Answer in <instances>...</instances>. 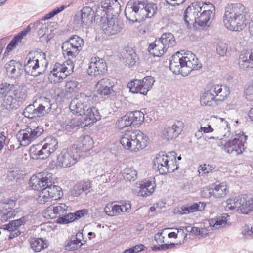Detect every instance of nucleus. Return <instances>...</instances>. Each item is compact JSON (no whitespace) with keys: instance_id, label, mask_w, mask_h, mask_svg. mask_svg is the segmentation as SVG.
<instances>
[{"instance_id":"f257e3e1","label":"nucleus","mask_w":253,"mask_h":253,"mask_svg":"<svg viewBox=\"0 0 253 253\" xmlns=\"http://www.w3.org/2000/svg\"><path fill=\"white\" fill-rule=\"evenodd\" d=\"M195 55L190 51L184 54L177 52L170 58L169 69L175 74H181L183 76L188 75L194 70L201 67Z\"/></svg>"},{"instance_id":"f03ea898","label":"nucleus","mask_w":253,"mask_h":253,"mask_svg":"<svg viewBox=\"0 0 253 253\" xmlns=\"http://www.w3.org/2000/svg\"><path fill=\"white\" fill-rule=\"evenodd\" d=\"M247 13L246 8L241 3L228 4L223 17L225 26L231 31L242 30L247 23Z\"/></svg>"},{"instance_id":"7ed1b4c3","label":"nucleus","mask_w":253,"mask_h":253,"mask_svg":"<svg viewBox=\"0 0 253 253\" xmlns=\"http://www.w3.org/2000/svg\"><path fill=\"white\" fill-rule=\"evenodd\" d=\"M157 10V6L155 4L146 3L144 1L137 0L128 2L125 10V15L129 21L141 22L146 18L153 17Z\"/></svg>"},{"instance_id":"20e7f679","label":"nucleus","mask_w":253,"mask_h":253,"mask_svg":"<svg viewBox=\"0 0 253 253\" xmlns=\"http://www.w3.org/2000/svg\"><path fill=\"white\" fill-rule=\"evenodd\" d=\"M45 53L40 50L31 51L27 55L23 65L26 74L37 77L43 74L48 65Z\"/></svg>"},{"instance_id":"39448f33","label":"nucleus","mask_w":253,"mask_h":253,"mask_svg":"<svg viewBox=\"0 0 253 253\" xmlns=\"http://www.w3.org/2000/svg\"><path fill=\"white\" fill-rule=\"evenodd\" d=\"M120 142L125 149L136 152L147 146L148 137L140 130H129L122 135Z\"/></svg>"},{"instance_id":"423d86ee","label":"nucleus","mask_w":253,"mask_h":253,"mask_svg":"<svg viewBox=\"0 0 253 253\" xmlns=\"http://www.w3.org/2000/svg\"><path fill=\"white\" fill-rule=\"evenodd\" d=\"M80 147H78V145L75 144L63 149L57 156V165L63 168L71 167L80 157Z\"/></svg>"},{"instance_id":"0eeeda50","label":"nucleus","mask_w":253,"mask_h":253,"mask_svg":"<svg viewBox=\"0 0 253 253\" xmlns=\"http://www.w3.org/2000/svg\"><path fill=\"white\" fill-rule=\"evenodd\" d=\"M84 41L77 35H73L66 40L62 45V53L65 58H75L84 45Z\"/></svg>"},{"instance_id":"6e6552de","label":"nucleus","mask_w":253,"mask_h":253,"mask_svg":"<svg viewBox=\"0 0 253 253\" xmlns=\"http://www.w3.org/2000/svg\"><path fill=\"white\" fill-rule=\"evenodd\" d=\"M240 208L242 213L248 214L253 211V197L241 195L227 200L226 210Z\"/></svg>"},{"instance_id":"1a4fd4ad","label":"nucleus","mask_w":253,"mask_h":253,"mask_svg":"<svg viewBox=\"0 0 253 253\" xmlns=\"http://www.w3.org/2000/svg\"><path fill=\"white\" fill-rule=\"evenodd\" d=\"M247 136L244 134L234 138L232 140H228L224 144H222V149L229 154L239 155L242 154L245 150L244 144L246 142Z\"/></svg>"},{"instance_id":"9d476101","label":"nucleus","mask_w":253,"mask_h":253,"mask_svg":"<svg viewBox=\"0 0 253 253\" xmlns=\"http://www.w3.org/2000/svg\"><path fill=\"white\" fill-rule=\"evenodd\" d=\"M92 97L91 95H87L84 93H80L77 94L75 97L70 102L69 108L73 113L81 115L84 114L83 108L89 107V103L91 102Z\"/></svg>"},{"instance_id":"9b49d317","label":"nucleus","mask_w":253,"mask_h":253,"mask_svg":"<svg viewBox=\"0 0 253 253\" xmlns=\"http://www.w3.org/2000/svg\"><path fill=\"white\" fill-rule=\"evenodd\" d=\"M43 132V128L41 126L31 128L28 126L25 129L20 130L17 136L20 141V145L22 146H26L31 143L32 141L40 136Z\"/></svg>"},{"instance_id":"f8f14e48","label":"nucleus","mask_w":253,"mask_h":253,"mask_svg":"<svg viewBox=\"0 0 253 253\" xmlns=\"http://www.w3.org/2000/svg\"><path fill=\"white\" fill-rule=\"evenodd\" d=\"M200 6L201 10L197 16L196 24L200 26H209L214 17L213 11H215V7L212 4L208 5L206 2H202Z\"/></svg>"},{"instance_id":"ddd939ff","label":"nucleus","mask_w":253,"mask_h":253,"mask_svg":"<svg viewBox=\"0 0 253 253\" xmlns=\"http://www.w3.org/2000/svg\"><path fill=\"white\" fill-rule=\"evenodd\" d=\"M96 16L92 9L88 6L83 7L74 16V21L77 24H81L83 28H88Z\"/></svg>"},{"instance_id":"4468645a","label":"nucleus","mask_w":253,"mask_h":253,"mask_svg":"<svg viewBox=\"0 0 253 253\" xmlns=\"http://www.w3.org/2000/svg\"><path fill=\"white\" fill-rule=\"evenodd\" d=\"M44 99L46 100V102L44 105L40 104L37 108H35L34 105L31 104L27 106L23 112L24 117L33 119L36 117H41L48 113L51 108V105L48 103L49 100L48 98H45Z\"/></svg>"},{"instance_id":"2eb2a0df","label":"nucleus","mask_w":253,"mask_h":253,"mask_svg":"<svg viewBox=\"0 0 253 253\" xmlns=\"http://www.w3.org/2000/svg\"><path fill=\"white\" fill-rule=\"evenodd\" d=\"M201 5H202V2L192 3L184 11V20L187 26L196 23L197 16L199 10H201Z\"/></svg>"},{"instance_id":"dca6fc26","label":"nucleus","mask_w":253,"mask_h":253,"mask_svg":"<svg viewBox=\"0 0 253 253\" xmlns=\"http://www.w3.org/2000/svg\"><path fill=\"white\" fill-rule=\"evenodd\" d=\"M48 175L44 173H39L33 175L30 178L29 184L35 190H43L46 184L50 183V176L48 177Z\"/></svg>"},{"instance_id":"f3484780","label":"nucleus","mask_w":253,"mask_h":253,"mask_svg":"<svg viewBox=\"0 0 253 253\" xmlns=\"http://www.w3.org/2000/svg\"><path fill=\"white\" fill-rule=\"evenodd\" d=\"M92 58L87 69V73L91 76L96 77L107 71V66L104 60L98 58Z\"/></svg>"},{"instance_id":"a211bd4d","label":"nucleus","mask_w":253,"mask_h":253,"mask_svg":"<svg viewBox=\"0 0 253 253\" xmlns=\"http://www.w3.org/2000/svg\"><path fill=\"white\" fill-rule=\"evenodd\" d=\"M169 162V158L163 152L158 154L153 161V168L155 170H158L161 175L166 174L169 171L172 170L170 166L167 165Z\"/></svg>"},{"instance_id":"6ab92c4d","label":"nucleus","mask_w":253,"mask_h":253,"mask_svg":"<svg viewBox=\"0 0 253 253\" xmlns=\"http://www.w3.org/2000/svg\"><path fill=\"white\" fill-rule=\"evenodd\" d=\"M90 103L91 102L89 103V107L87 108L84 107V114L79 116L83 122L90 123L89 125L100 120L101 117L98 110L95 107H91Z\"/></svg>"},{"instance_id":"aec40b11","label":"nucleus","mask_w":253,"mask_h":253,"mask_svg":"<svg viewBox=\"0 0 253 253\" xmlns=\"http://www.w3.org/2000/svg\"><path fill=\"white\" fill-rule=\"evenodd\" d=\"M90 123L84 122L79 116L74 118H67L62 125V128L68 132H74L79 128L80 126L84 127L89 125Z\"/></svg>"},{"instance_id":"412c9836","label":"nucleus","mask_w":253,"mask_h":253,"mask_svg":"<svg viewBox=\"0 0 253 253\" xmlns=\"http://www.w3.org/2000/svg\"><path fill=\"white\" fill-rule=\"evenodd\" d=\"M4 68L7 74L11 78H17L23 74L24 67L20 61L11 60L5 64Z\"/></svg>"},{"instance_id":"4be33fe9","label":"nucleus","mask_w":253,"mask_h":253,"mask_svg":"<svg viewBox=\"0 0 253 253\" xmlns=\"http://www.w3.org/2000/svg\"><path fill=\"white\" fill-rule=\"evenodd\" d=\"M99 10L103 11V16H114L118 13V10H120V6L117 0L114 1L113 0H105L101 2V7H98Z\"/></svg>"},{"instance_id":"5701e85b","label":"nucleus","mask_w":253,"mask_h":253,"mask_svg":"<svg viewBox=\"0 0 253 253\" xmlns=\"http://www.w3.org/2000/svg\"><path fill=\"white\" fill-rule=\"evenodd\" d=\"M124 27L123 22L118 19L108 20L106 25L104 26L103 31L107 35H114L117 34L121 31Z\"/></svg>"},{"instance_id":"b1692460","label":"nucleus","mask_w":253,"mask_h":253,"mask_svg":"<svg viewBox=\"0 0 253 253\" xmlns=\"http://www.w3.org/2000/svg\"><path fill=\"white\" fill-rule=\"evenodd\" d=\"M65 64H61L59 63H56L52 71H51L50 76L52 75L56 78L54 80L53 82L54 83L60 82L64 79H65L67 76L70 74L69 73L68 71H70V67L67 68L64 66Z\"/></svg>"},{"instance_id":"393cba45","label":"nucleus","mask_w":253,"mask_h":253,"mask_svg":"<svg viewBox=\"0 0 253 253\" xmlns=\"http://www.w3.org/2000/svg\"><path fill=\"white\" fill-rule=\"evenodd\" d=\"M67 207L65 204L60 203L56 206H50L47 208L45 214L49 213L48 215L51 218L62 217L67 212Z\"/></svg>"},{"instance_id":"a878e982","label":"nucleus","mask_w":253,"mask_h":253,"mask_svg":"<svg viewBox=\"0 0 253 253\" xmlns=\"http://www.w3.org/2000/svg\"><path fill=\"white\" fill-rule=\"evenodd\" d=\"M239 65L244 70L253 67V50H245L241 52L239 59Z\"/></svg>"},{"instance_id":"bb28decb","label":"nucleus","mask_w":253,"mask_h":253,"mask_svg":"<svg viewBox=\"0 0 253 253\" xmlns=\"http://www.w3.org/2000/svg\"><path fill=\"white\" fill-rule=\"evenodd\" d=\"M183 123L181 121H177L176 124H173L171 126L168 127L164 131V136L168 140H172L176 138L180 134Z\"/></svg>"},{"instance_id":"cd10ccee","label":"nucleus","mask_w":253,"mask_h":253,"mask_svg":"<svg viewBox=\"0 0 253 253\" xmlns=\"http://www.w3.org/2000/svg\"><path fill=\"white\" fill-rule=\"evenodd\" d=\"M148 50L149 52L154 56L160 57L166 52L168 48L159 39L149 45Z\"/></svg>"},{"instance_id":"c85d7f7f","label":"nucleus","mask_w":253,"mask_h":253,"mask_svg":"<svg viewBox=\"0 0 253 253\" xmlns=\"http://www.w3.org/2000/svg\"><path fill=\"white\" fill-rule=\"evenodd\" d=\"M53 183L50 179V183L46 184V186L43 189V193L49 195L51 197V200L59 199L63 195L62 188L59 186L54 185Z\"/></svg>"},{"instance_id":"c756f323","label":"nucleus","mask_w":253,"mask_h":253,"mask_svg":"<svg viewBox=\"0 0 253 253\" xmlns=\"http://www.w3.org/2000/svg\"><path fill=\"white\" fill-rule=\"evenodd\" d=\"M211 91V87L210 86L201 95L200 102L202 105L215 106L217 104L214 94Z\"/></svg>"},{"instance_id":"7c9ffc66","label":"nucleus","mask_w":253,"mask_h":253,"mask_svg":"<svg viewBox=\"0 0 253 253\" xmlns=\"http://www.w3.org/2000/svg\"><path fill=\"white\" fill-rule=\"evenodd\" d=\"M205 204L204 202H199L182 206L179 211L181 214H187L196 211H203L205 208Z\"/></svg>"},{"instance_id":"2f4dec72","label":"nucleus","mask_w":253,"mask_h":253,"mask_svg":"<svg viewBox=\"0 0 253 253\" xmlns=\"http://www.w3.org/2000/svg\"><path fill=\"white\" fill-rule=\"evenodd\" d=\"M122 53L123 61L126 66L130 67L135 65L138 60V57L134 50H125Z\"/></svg>"},{"instance_id":"473e14b6","label":"nucleus","mask_w":253,"mask_h":253,"mask_svg":"<svg viewBox=\"0 0 253 253\" xmlns=\"http://www.w3.org/2000/svg\"><path fill=\"white\" fill-rule=\"evenodd\" d=\"M155 187L151 181H143L140 184L138 195L142 197L149 196L154 191Z\"/></svg>"},{"instance_id":"72a5a7b5","label":"nucleus","mask_w":253,"mask_h":253,"mask_svg":"<svg viewBox=\"0 0 253 253\" xmlns=\"http://www.w3.org/2000/svg\"><path fill=\"white\" fill-rule=\"evenodd\" d=\"M229 215L227 213H223L211 219L210 225L212 229H219L223 227L227 223V218Z\"/></svg>"},{"instance_id":"f704fd0d","label":"nucleus","mask_w":253,"mask_h":253,"mask_svg":"<svg viewBox=\"0 0 253 253\" xmlns=\"http://www.w3.org/2000/svg\"><path fill=\"white\" fill-rule=\"evenodd\" d=\"M207 191L208 194L206 196L211 197L212 195L216 198L224 197L229 192L227 186L224 184L216 185L212 191Z\"/></svg>"},{"instance_id":"c9c22d12","label":"nucleus","mask_w":253,"mask_h":253,"mask_svg":"<svg viewBox=\"0 0 253 253\" xmlns=\"http://www.w3.org/2000/svg\"><path fill=\"white\" fill-rule=\"evenodd\" d=\"M130 120L131 125L136 126L142 123L144 120V115L140 111H134L126 113Z\"/></svg>"},{"instance_id":"e433bc0d","label":"nucleus","mask_w":253,"mask_h":253,"mask_svg":"<svg viewBox=\"0 0 253 253\" xmlns=\"http://www.w3.org/2000/svg\"><path fill=\"white\" fill-rule=\"evenodd\" d=\"M29 240L31 248L35 252H39L48 247L47 243L42 238H32Z\"/></svg>"},{"instance_id":"4c0bfd02","label":"nucleus","mask_w":253,"mask_h":253,"mask_svg":"<svg viewBox=\"0 0 253 253\" xmlns=\"http://www.w3.org/2000/svg\"><path fill=\"white\" fill-rule=\"evenodd\" d=\"M159 39L168 49L173 47L176 44L175 37L171 33H163Z\"/></svg>"},{"instance_id":"58836bf2","label":"nucleus","mask_w":253,"mask_h":253,"mask_svg":"<svg viewBox=\"0 0 253 253\" xmlns=\"http://www.w3.org/2000/svg\"><path fill=\"white\" fill-rule=\"evenodd\" d=\"M141 85L143 91L142 94L145 95L148 91L150 90L153 85L155 80L154 77L151 76H147L144 77L142 80H140Z\"/></svg>"},{"instance_id":"ea45409f","label":"nucleus","mask_w":253,"mask_h":253,"mask_svg":"<svg viewBox=\"0 0 253 253\" xmlns=\"http://www.w3.org/2000/svg\"><path fill=\"white\" fill-rule=\"evenodd\" d=\"M97 89V93L101 95V97H104L105 98H110V99L114 100L116 92L113 88L101 86H96Z\"/></svg>"},{"instance_id":"a19ab883","label":"nucleus","mask_w":253,"mask_h":253,"mask_svg":"<svg viewBox=\"0 0 253 253\" xmlns=\"http://www.w3.org/2000/svg\"><path fill=\"white\" fill-rule=\"evenodd\" d=\"M79 236H82V234L78 233L76 236H73L71 239L65 245V248L67 250L74 251L77 250L83 244L81 242V240L77 238Z\"/></svg>"},{"instance_id":"79ce46f5","label":"nucleus","mask_w":253,"mask_h":253,"mask_svg":"<svg viewBox=\"0 0 253 253\" xmlns=\"http://www.w3.org/2000/svg\"><path fill=\"white\" fill-rule=\"evenodd\" d=\"M93 144V140L89 135L84 136L80 142L82 146H79L81 148V152L82 151L87 152L89 151L92 148Z\"/></svg>"},{"instance_id":"37998d69","label":"nucleus","mask_w":253,"mask_h":253,"mask_svg":"<svg viewBox=\"0 0 253 253\" xmlns=\"http://www.w3.org/2000/svg\"><path fill=\"white\" fill-rule=\"evenodd\" d=\"M104 211L107 215L113 216L120 213L121 212V209L120 205L111 203L108 204L105 206Z\"/></svg>"},{"instance_id":"c03bdc74","label":"nucleus","mask_w":253,"mask_h":253,"mask_svg":"<svg viewBox=\"0 0 253 253\" xmlns=\"http://www.w3.org/2000/svg\"><path fill=\"white\" fill-rule=\"evenodd\" d=\"M140 80L134 79L129 82L127 84V87L133 93H140L142 94V90Z\"/></svg>"},{"instance_id":"a18cd8bd","label":"nucleus","mask_w":253,"mask_h":253,"mask_svg":"<svg viewBox=\"0 0 253 253\" xmlns=\"http://www.w3.org/2000/svg\"><path fill=\"white\" fill-rule=\"evenodd\" d=\"M0 212L2 214L1 220L2 222H6L11 218L14 217L16 215V212L12 207L0 209Z\"/></svg>"},{"instance_id":"49530a36","label":"nucleus","mask_w":253,"mask_h":253,"mask_svg":"<svg viewBox=\"0 0 253 253\" xmlns=\"http://www.w3.org/2000/svg\"><path fill=\"white\" fill-rule=\"evenodd\" d=\"M3 105L8 110H15L19 106L17 100L14 99L13 96L8 95L5 97L3 100Z\"/></svg>"},{"instance_id":"de8ad7c7","label":"nucleus","mask_w":253,"mask_h":253,"mask_svg":"<svg viewBox=\"0 0 253 253\" xmlns=\"http://www.w3.org/2000/svg\"><path fill=\"white\" fill-rule=\"evenodd\" d=\"M43 144L45 148H47L51 153H53L58 148V141L54 137L46 138Z\"/></svg>"},{"instance_id":"09e8293b","label":"nucleus","mask_w":253,"mask_h":253,"mask_svg":"<svg viewBox=\"0 0 253 253\" xmlns=\"http://www.w3.org/2000/svg\"><path fill=\"white\" fill-rule=\"evenodd\" d=\"M137 177V172L132 168H126L124 170V178L126 181H134Z\"/></svg>"},{"instance_id":"8fccbe9b","label":"nucleus","mask_w":253,"mask_h":253,"mask_svg":"<svg viewBox=\"0 0 253 253\" xmlns=\"http://www.w3.org/2000/svg\"><path fill=\"white\" fill-rule=\"evenodd\" d=\"M29 220V215H26L22 216L20 218L16 220H13L10 221L9 223V228H11L13 227H16L18 229L19 227L22 225H24L26 222H27Z\"/></svg>"},{"instance_id":"3c124183","label":"nucleus","mask_w":253,"mask_h":253,"mask_svg":"<svg viewBox=\"0 0 253 253\" xmlns=\"http://www.w3.org/2000/svg\"><path fill=\"white\" fill-rule=\"evenodd\" d=\"M130 126V120H129L127 114L120 118L116 123V127L119 129H123Z\"/></svg>"},{"instance_id":"603ef678","label":"nucleus","mask_w":253,"mask_h":253,"mask_svg":"<svg viewBox=\"0 0 253 253\" xmlns=\"http://www.w3.org/2000/svg\"><path fill=\"white\" fill-rule=\"evenodd\" d=\"M45 147V146L43 144L42 148L40 150H37L34 155L38 156V158L40 159L44 160L47 159L51 153L47 148Z\"/></svg>"},{"instance_id":"864d4df0","label":"nucleus","mask_w":253,"mask_h":253,"mask_svg":"<svg viewBox=\"0 0 253 253\" xmlns=\"http://www.w3.org/2000/svg\"><path fill=\"white\" fill-rule=\"evenodd\" d=\"M74 218H75V216H74V213L67 212V214H66L65 216L57 218V223L60 224H67L76 220V219H74Z\"/></svg>"},{"instance_id":"5fc2aeb1","label":"nucleus","mask_w":253,"mask_h":253,"mask_svg":"<svg viewBox=\"0 0 253 253\" xmlns=\"http://www.w3.org/2000/svg\"><path fill=\"white\" fill-rule=\"evenodd\" d=\"M9 223L7 224H5L3 226V228H2L4 230H7L10 232V234L9 235L8 239L11 240L12 239L17 237L21 234V232L16 227H12L11 228H8Z\"/></svg>"},{"instance_id":"6e6d98bb","label":"nucleus","mask_w":253,"mask_h":253,"mask_svg":"<svg viewBox=\"0 0 253 253\" xmlns=\"http://www.w3.org/2000/svg\"><path fill=\"white\" fill-rule=\"evenodd\" d=\"M230 93L229 88L225 85L220 93L217 94V97H216L217 102L224 101L229 96Z\"/></svg>"},{"instance_id":"4d7b16f0","label":"nucleus","mask_w":253,"mask_h":253,"mask_svg":"<svg viewBox=\"0 0 253 253\" xmlns=\"http://www.w3.org/2000/svg\"><path fill=\"white\" fill-rule=\"evenodd\" d=\"M79 83L77 81L70 80L66 82L65 85L66 91L69 93H72L77 90Z\"/></svg>"},{"instance_id":"13d9d810","label":"nucleus","mask_w":253,"mask_h":253,"mask_svg":"<svg viewBox=\"0 0 253 253\" xmlns=\"http://www.w3.org/2000/svg\"><path fill=\"white\" fill-rule=\"evenodd\" d=\"M114 84V82L110 79L103 78L99 81L96 85V86H101L113 88Z\"/></svg>"},{"instance_id":"bf43d9fd","label":"nucleus","mask_w":253,"mask_h":253,"mask_svg":"<svg viewBox=\"0 0 253 253\" xmlns=\"http://www.w3.org/2000/svg\"><path fill=\"white\" fill-rule=\"evenodd\" d=\"M13 96L14 99L17 100V102L18 103L19 106H20L26 99L27 95L24 92L16 91Z\"/></svg>"},{"instance_id":"052dcab7","label":"nucleus","mask_w":253,"mask_h":253,"mask_svg":"<svg viewBox=\"0 0 253 253\" xmlns=\"http://www.w3.org/2000/svg\"><path fill=\"white\" fill-rule=\"evenodd\" d=\"M11 90V85L7 83L0 84V98H2Z\"/></svg>"},{"instance_id":"680f3d73","label":"nucleus","mask_w":253,"mask_h":253,"mask_svg":"<svg viewBox=\"0 0 253 253\" xmlns=\"http://www.w3.org/2000/svg\"><path fill=\"white\" fill-rule=\"evenodd\" d=\"M227 51V45L222 42L218 43L216 47V52L220 56H224Z\"/></svg>"},{"instance_id":"e2e57ef3","label":"nucleus","mask_w":253,"mask_h":253,"mask_svg":"<svg viewBox=\"0 0 253 253\" xmlns=\"http://www.w3.org/2000/svg\"><path fill=\"white\" fill-rule=\"evenodd\" d=\"M121 209V212H129L131 210V203L129 201H124L121 202L120 205Z\"/></svg>"},{"instance_id":"0e129e2a","label":"nucleus","mask_w":253,"mask_h":253,"mask_svg":"<svg viewBox=\"0 0 253 253\" xmlns=\"http://www.w3.org/2000/svg\"><path fill=\"white\" fill-rule=\"evenodd\" d=\"M80 183L81 186H80V187H82V191L85 192L86 194L89 192L90 191V188H91V184L89 181H80Z\"/></svg>"},{"instance_id":"69168bd1","label":"nucleus","mask_w":253,"mask_h":253,"mask_svg":"<svg viewBox=\"0 0 253 253\" xmlns=\"http://www.w3.org/2000/svg\"><path fill=\"white\" fill-rule=\"evenodd\" d=\"M253 230L251 227L249 225H245L243 227V234L247 238H253Z\"/></svg>"},{"instance_id":"338daca9","label":"nucleus","mask_w":253,"mask_h":253,"mask_svg":"<svg viewBox=\"0 0 253 253\" xmlns=\"http://www.w3.org/2000/svg\"><path fill=\"white\" fill-rule=\"evenodd\" d=\"M88 213V210L87 209H82L76 211L74 213V216L76 220L80 219V218L87 215Z\"/></svg>"},{"instance_id":"774afa93","label":"nucleus","mask_w":253,"mask_h":253,"mask_svg":"<svg viewBox=\"0 0 253 253\" xmlns=\"http://www.w3.org/2000/svg\"><path fill=\"white\" fill-rule=\"evenodd\" d=\"M225 85H219V84H215L211 86V92H213L214 94V96L215 98H216V97H217V94H219L220 93V92L222 91L223 86Z\"/></svg>"}]
</instances>
